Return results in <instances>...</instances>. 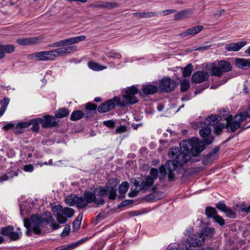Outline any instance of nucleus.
I'll return each mask as SVG.
<instances>
[{
	"label": "nucleus",
	"mask_w": 250,
	"mask_h": 250,
	"mask_svg": "<svg viewBox=\"0 0 250 250\" xmlns=\"http://www.w3.org/2000/svg\"><path fill=\"white\" fill-rule=\"evenodd\" d=\"M204 67L211 76L218 77H221L224 73L232 69L230 63L224 60H221L217 62L207 63Z\"/></svg>",
	"instance_id": "obj_4"
},
{
	"label": "nucleus",
	"mask_w": 250,
	"mask_h": 250,
	"mask_svg": "<svg viewBox=\"0 0 250 250\" xmlns=\"http://www.w3.org/2000/svg\"><path fill=\"white\" fill-rule=\"evenodd\" d=\"M138 92V89L134 86H132L126 89L125 93L123 95L125 105L126 104H133L138 102L135 95Z\"/></svg>",
	"instance_id": "obj_11"
},
{
	"label": "nucleus",
	"mask_w": 250,
	"mask_h": 250,
	"mask_svg": "<svg viewBox=\"0 0 250 250\" xmlns=\"http://www.w3.org/2000/svg\"><path fill=\"white\" fill-rule=\"evenodd\" d=\"M216 207L222 211L225 212L228 208L226 204L223 202H220L216 205Z\"/></svg>",
	"instance_id": "obj_44"
},
{
	"label": "nucleus",
	"mask_w": 250,
	"mask_h": 250,
	"mask_svg": "<svg viewBox=\"0 0 250 250\" xmlns=\"http://www.w3.org/2000/svg\"><path fill=\"white\" fill-rule=\"evenodd\" d=\"M211 128L208 126L203 127L199 131V134L203 138L204 142L207 145L210 144L214 140V137L211 134Z\"/></svg>",
	"instance_id": "obj_14"
},
{
	"label": "nucleus",
	"mask_w": 250,
	"mask_h": 250,
	"mask_svg": "<svg viewBox=\"0 0 250 250\" xmlns=\"http://www.w3.org/2000/svg\"><path fill=\"white\" fill-rule=\"evenodd\" d=\"M52 212L59 224L65 223L67 220V218L72 217L74 214L73 209L69 208H63L61 205H57L53 207Z\"/></svg>",
	"instance_id": "obj_6"
},
{
	"label": "nucleus",
	"mask_w": 250,
	"mask_h": 250,
	"mask_svg": "<svg viewBox=\"0 0 250 250\" xmlns=\"http://www.w3.org/2000/svg\"><path fill=\"white\" fill-rule=\"evenodd\" d=\"M85 39L86 37L85 36H77L54 42L52 43L50 46L52 47H70L71 46L70 45L83 41L85 40Z\"/></svg>",
	"instance_id": "obj_9"
},
{
	"label": "nucleus",
	"mask_w": 250,
	"mask_h": 250,
	"mask_svg": "<svg viewBox=\"0 0 250 250\" xmlns=\"http://www.w3.org/2000/svg\"><path fill=\"white\" fill-rule=\"evenodd\" d=\"M88 66L89 68L95 71L102 70L107 68L105 66L102 65L93 61H89L88 62Z\"/></svg>",
	"instance_id": "obj_28"
},
{
	"label": "nucleus",
	"mask_w": 250,
	"mask_h": 250,
	"mask_svg": "<svg viewBox=\"0 0 250 250\" xmlns=\"http://www.w3.org/2000/svg\"><path fill=\"white\" fill-rule=\"evenodd\" d=\"M158 174V170L152 168L150 171V176H146L145 179L140 177L132 179V183H134L136 188L134 191H130L129 193V196L133 197L138 194L139 191L148 190L152 186L154 180L157 178Z\"/></svg>",
	"instance_id": "obj_3"
},
{
	"label": "nucleus",
	"mask_w": 250,
	"mask_h": 250,
	"mask_svg": "<svg viewBox=\"0 0 250 250\" xmlns=\"http://www.w3.org/2000/svg\"><path fill=\"white\" fill-rule=\"evenodd\" d=\"M1 233L3 235L8 236L12 240H16L20 238L19 233L14 231V227L12 226L2 228L1 230Z\"/></svg>",
	"instance_id": "obj_18"
},
{
	"label": "nucleus",
	"mask_w": 250,
	"mask_h": 250,
	"mask_svg": "<svg viewBox=\"0 0 250 250\" xmlns=\"http://www.w3.org/2000/svg\"><path fill=\"white\" fill-rule=\"evenodd\" d=\"M9 99L7 98H5L1 102V110H4V113L6 110L7 106L9 103Z\"/></svg>",
	"instance_id": "obj_43"
},
{
	"label": "nucleus",
	"mask_w": 250,
	"mask_h": 250,
	"mask_svg": "<svg viewBox=\"0 0 250 250\" xmlns=\"http://www.w3.org/2000/svg\"><path fill=\"white\" fill-rule=\"evenodd\" d=\"M189 82L187 80H184L181 83V90L182 92L186 91L189 87Z\"/></svg>",
	"instance_id": "obj_41"
},
{
	"label": "nucleus",
	"mask_w": 250,
	"mask_h": 250,
	"mask_svg": "<svg viewBox=\"0 0 250 250\" xmlns=\"http://www.w3.org/2000/svg\"><path fill=\"white\" fill-rule=\"evenodd\" d=\"M208 79V72L201 71L193 73L191 81L193 83H199L207 81Z\"/></svg>",
	"instance_id": "obj_17"
},
{
	"label": "nucleus",
	"mask_w": 250,
	"mask_h": 250,
	"mask_svg": "<svg viewBox=\"0 0 250 250\" xmlns=\"http://www.w3.org/2000/svg\"><path fill=\"white\" fill-rule=\"evenodd\" d=\"M31 125V123L30 122H21L17 125H14L13 132L15 133L19 134L23 132V129L24 128L28 127Z\"/></svg>",
	"instance_id": "obj_23"
},
{
	"label": "nucleus",
	"mask_w": 250,
	"mask_h": 250,
	"mask_svg": "<svg viewBox=\"0 0 250 250\" xmlns=\"http://www.w3.org/2000/svg\"><path fill=\"white\" fill-rule=\"evenodd\" d=\"M80 243V242H78L76 243H75V244H73L72 245H70L65 250H70V249H72L75 247H76L77 246L79 245V244Z\"/></svg>",
	"instance_id": "obj_61"
},
{
	"label": "nucleus",
	"mask_w": 250,
	"mask_h": 250,
	"mask_svg": "<svg viewBox=\"0 0 250 250\" xmlns=\"http://www.w3.org/2000/svg\"><path fill=\"white\" fill-rule=\"evenodd\" d=\"M69 112L67 109L63 107L59 109L56 112L55 117L57 118H62L68 115Z\"/></svg>",
	"instance_id": "obj_30"
},
{
	"label": "nucleus",
	"mask_w": 250,
	"mask_h": 250,
	"mask_svg": "<svg viewBox=\"0 0 250 250\" xmlns=\"http://www.w3.org/2000/svg\"><path fill=\"white\" fill-rule=\"evenodd\" d=\"M104 125L110 128H113L115 125V123L112 120H108L104 121Z\"/></svg>",
	"instance_id": "obj_56"
},
{
	"label": "nucleus",
	"mask_w": 250,
	"mask_h": 250,
	"mask_svg": "<svg viewBox=\"0 0 250 250\" xmlns=\"http://www.w3.org/2000/svg\"><path fill=\"white\" fill-rule=\"evenodd\" d=\"M3 54L5 53H11L15 51V46L13 44L1 45Z\"/></svg>",
	"instance_id": "obj_37"
},
{
	"label": "nucleus",
	"mask_w": 250,
	"mask_h": 250,
	"mask_svg": "<svg viewBox=\"0 0 250 250\" xmlns=\"http://www.w3.org/2000/svg\"><path fill=\"white\" fill-rule=\"evenodd\" d=\"M204 29L202 25H198L188 28L185 31L179 34V36L182 37H187L189 36H194Z\"/></svg>",
	"instance_id": "obj_20"
},
{
	"label": "nucleus",
	"mask_w": 250,
	"mask_h": 250,
	"mask_svg": "<svg viewBox=\"0 0 250 250\" xmlns=\"http://www.w3.org/2000/svg\"><path fill=\"white\" fill-rule=\"evenodd\" d=\"M77 196L74 194H71L67 196L65 199V203L69 206H73L76 204Z\"/></svg>",
	"instance_id": "obj_34"
},
{
	"label": "nucleus",
	"mask_w": 250,
	"mask_h": 250,
	"mask_svg": "<svg viewBox=\"0 0 250 250\" xmlns=\"http://www.w3.org/2000/svg\"><path fill=\"white\" fill-rule=\"evenodd\" d=\"M191 13V11L188 9L182 10L174 15V18L176 20H180L187 17Z\"/></svg>",
	"instance_id": "obj_29"
},
{
	"label": "nucleus",
	"mask_w": 250,
	"mask_h": 250,
	"mask_svg": "<svg viewBox=\"0 0 250 250\" xmlns=\"http://www.w3.org/2000/svg\"><path fill=\"white\" fill-rule=\"evenodd\" d=\"M85 108L87 110H96L97 106L96 104H94L89 103L86 104Z\"/></svg>",
	"instance_id": "obj_54"
},
{
	"label": "nucleus",
	"mask_w": 250,
	"mask_h": 250,
	"mask_svg": "<svg viewBox=\"0 0 250 250\" xmlns=\"http://www.w3.org/2000/svg\"><path fill=\"white\" fill-rule=\"evenodd\" d=\"M76 205L78 208H83L88 205V203H87L85 198L84 197V196L81 197L78 196Z\"/></svg>",
	"instance_id": "obj_32"
},
{
	"label": "nucleus",
	"mask_w": 250,
	"mask_h": 250,
	"mask_svg": "<svg viewBox=\"0 0 250 250\" xmlns=\"http://www.w3.org/2000/svg\"><path fill=\"white\" fill-rule=\"evenodd\" d=\"M133 15L142 18H149L157 16L158 14L153 12H138L134 13Z\"/></svg>",
	"instance_id": "obj_27"
},
{
	"label": "nucleus",
	"mask_w": 250,
	"mask_h": 250,
	"mask_svg": "<svg viewBox=\"0 0 250 250\" xmlns=\"http://www.w3.org/2000/svg\"><path fill=\"white\" fill-rule=\"evenodd\" d=\"M116 105L123 107L125 106V104L121 102L120 98L115 96L101 104L98 107V111L99 113H105L113 109Z\"/></svg>",
	"instance_id": "obj_7"
},
{
	"label": "nucleus",
	"mask_w": 250,
	"mask_h": 250,
	"mask_svg": "<svg viewBox=\"0 0 250 250\" xmlns=\"http://www.w3.org/2000/svg\"><path fill=\"white\" fill-rule=\"evenodd\" d=\"M176 86L174 81L168 78L162 79L159 84V88L163 92H168L173 90Z\"/></svg>",
	"instance_id": "obj_13"
},
{
	"label": "nucleus",
	"mask_w": 250,
	"mask_h": 250,
	"mask_svg": "<svg viewBox=\"0 0 250 250\" xmlns=\"http://www.w3.org/2000/svg\"><path fill=\"white\" fill-rule=\"evenodd\" d=\"M176 12L175 10L174 9H168L166 10L162 11V13L164 15H167L171 13H175Z\"/></svg>",
	"instance_id": "obj_59"
},
{
	"label": "nucleus",
	"mask_w": 250,
	"mask_h": 250,
	"mask_svg": "<svg viewBox=\"0 0 250 250\" xmlns=\"http://www.w3.org/2000/svg\"><path fill=\"white\" fill-rule=\"evenodd\" d=\"M42 120L41 118H37L34 120H31L29 122L32 125L31 130L34 132H37L39 131V124H42Z\"/></svg>",
	"instance_id": "obj_35"
},
{
	"label": "nucleus",
	"mask_w": 250,
	"mask_h": 250,
	"mask_svg": "<svg viewBox=\"0 0 250 250\" xmlns=\"http://www.w3.org/2000/svg\"><path fill=\"white\" fill-rule=\"evenodd\" d=\"M241 115L244 116L245 120L250 117V106L247 108L245 111L240 113Z\"/></svg>",
	"instance_id": "obj_55"
},
{
	"label": "nucleus",
	"mask_w": 250,
	"mask_h": 250,
	"mask_svg": "<svg viewBox=\"0 0 250 250\" xmlns=\"http://www.w3.org/2000/svg\"><path fill=\"white\" fill-rule=\"evenodd\" d=\"M77 50L76 46L67 47H61L50 51H43L28 55L31 60L40 61H53L59 57L66 56Z\"/></svg>",
	"instance_id": "obj_2"
},
{
	"label": "nucleus",
	"mask_w": 250,
	"mask_h": 250,
	"mask_svg": "<svg viewBox=\"0 0 250 250\" xmlns=\"http://www.w3.org/2000/svg\"><path fill=\"white\" fill-rule=\"evenodd\" d=\"M129 188V184L127 182H123L119 188L120 194L124 195L127 191Z\"/></svg>",
	"instance_id": "obj_38"
},
{
	"label": "nucleus",
	"mask_w": 250,
	"mask_h": 250,
	"mask_svg": "<svg viewBox=\"0 0 250 250\" xmlns=\"http://www.w3.org/2000/svg\"><path fill=\"white\" fill-rule=\"evenodd\" d=\"M51 226L53 229H57L60 228V225L57 223H52L51 224Z\"/></svg>",
	"instance_id": "obj_62"
},
{
	"label": "nucleus",
	"mask_w": 250,
	"mask_h": 250,
	"mask_svg": "<svg viewBox=\"0 0 250 250\" xmlns=\"http://www.w3.org/2000/svg\"><path fill=\"white\" fill-rule=\"evenodd\" d=\"M84 197L85 198L87 203L88 204L94 203V204L99 206L102 205L104 203V200L103 198H97L94 193L90 191H85L83 194Z\"/></svg>",
	"instance_id": "obj_15"
},
{
	"label": "nucleus",
	"mask_w": 250,
	"mask_h": 250,
	"mask_svg": "<svg viewBox=\"0 0 250 250\" xmlns=\"http://www.w3.org/2000/svg\"><path fill=\"white\" fill-rule=\"evenodd\" d=\"M179 165L173 159L168 160L166 163L165 166L162 165L159 168V171L162 176L168 175V178L170 180L173 179L174 174L173 172L178 167Z\"/></svg>",
	"instance_id": "obj_8"
},
{
	"label": "nucleus",
	"mask_w": 250,
	"mask_h": 250,
	"mask_svg": "<svg viewBox=\"0 0 250 250\" xmlns=\"http://www.w3.org/2000/svg\"><path fill=\"white\" fill-rule=\"evenodd\" d=\"M219 122V117L215 115H211L206 118L204 122V125L208 126L216 125Z\"/></svg>",
	"instance_id": "obj_26"
},
{
	"label": "nucleus",
	"mask_w": 250,
	"mask_h": 250,
	"mask_svg": "<svg viewBox=\"0 0 250 250\" xmlns=\"http://www.w3.org/2000/svg\"><path fill=\"white\" fill-rule=\"evenodd\" d=\"M42 126L43 128H49L56 126L58 125L57 122L55 120V117L50 115H44L42 118Z\"/></svg>",
	"instance_id": "obj_19"
},
{
	"label": "nucleus",
	"mask_w": 250,
	"mask_h": 250,
	"mask_svg": "<svg viewBox=\"0 0 250 250\" xmlns=\"http://www.w3.org/2000/svg\"><path fill=\"white\" fill-rule=\"evenodd\" d=\"M23 169L26 172H31L34 170V167L32 164H28L24 166Z\"/></svg>",
	"instance_id": "obj_53"
},
{
	"label": "nucleus",
	"mask_w": 250,
	"mask_h": 250,
	"mask_svg": "<svg viewBox=\"0 0 250 250\" xmlns=\"http://www.w3.org/2000/svg\"><path fill=\"white\" fill-rule=\"evenodd\" d=\"M158 193L157 192H153L147 196V199L149 200H157L160 199L157 197Z\"/></svg>",
	"instance_id": "obj_50"
},
{
	"label": "nucleus",
	"mask_w": 250,
	"mask_h": 250,
	"mask_svg": "<svg viewBox=\"0 0 250 250\" xmlns=\"http://www.w3.org/2000/svg\"><path fill=\"white\" fill-rule=\"evenodd\" d=\"M108 216V213L105 212H100L96 217V219L97 221L100 222L104 219L107 217Z\"/></svg>",
	"instance_id": "obj_45"
},
{
	"label": "nucleus",
	"mask_w": 250,
	"mask_h": 250,
	"mask_svg": "<svg viewBox=\"0 0 250 250\" xmlns=\"http://www.w3.org/2000/svg\"><path fill=\"white\" fill-rule=\"evenodd\" d=\"M83 117V113L81 110H76L73 111L71 116L70 120L72 121H77L82 119Z\"/></svg>",
	"instance_id": "obj_33"
},
{
	"label": "nucleus",
	"mask_w": 250,
	"mask_h": 250,
	"mask_svg": "<svg viewBox=\"0 0 250 250\" xmlns=\"http://www.w3.org/2000/svg\"><path fill=\"white\" fill-rule=\"evenodd\" d=\"M200 233L205 238H210L214 233V229L211 228H205Z\"/></svg>",
	"instance_id": "obj_31"
},
{
	"label": "nucleus",
	"mask_w": 250,
	"mask_h": 250,
	"mask_svg": "<svg viewBox=\"0 0 250 250\" xmlns=\"http://www.w3.org/2000/svg\"><path fill=\"white\" fill-rule=\"evenodd\" d=\"M247 42L242 41L237 43H231L226 45L225 49L228 51H237L246 45Z\"/></svg>",
	"instance_id": "obj_22"
},
{
	"label": "nucleus",
	"mask_w": 250,
	"mask_h": 250,
	"mask_svg": "<svg viewBox=\"0 0 250 250\" xmlns=\"http://www.w3.org/2000/svg\"><path fill=\"white\" fill-rule=\"evenodd\" d=\"M14 127V124H11V123H9V124H7L6 125H4L3 127V129H4L6 131H7L10 129H12V130L13 131Z\"/></svg>",
	"instance_id": "obj_57"
},
{
	"label": "nucleus",
	"mask_w": 250,
	"mask_h": 250,
	"mask_svg": "<svg viewBox=\"0 0 250 250\" xmlns=\"http://www.w3.org/2000/svg\"><path fill=\"white\" fill-rule=\"evenodd\" d=\"M219 150L218 146L214 147L212 150L208 153L203 159L204 164L208 165L216 159L217 156V152Z\"/></svg>",
	"instance_id": "obj_21"
},
{
	"label": "nucleus",
	"mask_w": 250,
	"mask_h": 250,
	"mask_svg": "<svg viewBox=\"0 0 250 250\" xmlns=\"http://www.w3.org/2000/svg\"><path fill=\"white\" fill-rule=\"evenodd\" d=\"M205 237L200 233L192 235L187 239L190 247H201L205 243Z\"/></svg>",
	"instance_id": "obj_12"
},
{
	"label": "nucleus",
	"mask_w": 250,
	"mask_h": 250,
	"mask_svg": "<svg viewBox=\"0 0 250 250\" xmlns=\"http://www.w3.org/2000/svg\"><path fill=\"white\" fill-rule=\"evenodd\" d=\"M116 197V189L112 188L109 190V199L111 200L115 199Z\"/></svg>",
	"instance_id": "obj_51"
},
{
	"label": "nucleus",
	"mask_w": 250,
	"mask_h": 250,
	"mask_svg": "<svg viewBox=\"0 0 250 250\" xmlns=\"http://www.w3.org/2000/svg\"><path fill=\"white\" fill-rule=\"evenodd\" d=\"M109 57L110 58H112L119 59L121 57V56L119 53H115L114 55H109Z\"/></svg>",
	"instance_id": "obj_64"
},
{
	"label": "nucleus",
	"mask_w": 250,
	"mask_h": 250,
	"mask_svg": "<svg viewBox=\"0 0 250 250\" xmlns=\"http://www.w3.org/2000/svg\"><path fill=\"white\" fill-rule=\"evenodd\" d=\"M213 219L215 222L218 223L221 226H223L225 224V220L218 215L215 216Z\"/></svg>",
	"instance_id": "obj_49"
},
{
	"label": "nucleus",
	"mask_w": 250,
	"mask_h": 250,
	"mask_svg": "<svg viewBox=\"0 0 250 250\" xmlns=\"http://www.w3.org/2000/svg\"><path fill=\"white\" fill-rule=\"evenodd\" d=\"M245 120L244 116L240 114L236 115L233 120L232 116L229 115L226 119V125L230 127L231 131L234 132L240 127L241 123Z\"/></svg>",
	"instance_id": "obj_10"
},
{
	"label": "nucleus",
	"mask_w": 250,
	"mask_h": 250,
	"mask_svg": "<svg viewBox=\"0 0 250 250\" xmlns=\"http://www.w3.org/2000/svg\"><path fill=\"white\" fill-rule=\"evenodd\" d=\"M104 8L108 9H111L118 7L119 6L118 4L116 2H104Z\"/></svg>",
	"instance_id": "obj_40"
},
{
	"label": "nucleus",
	"mask_w": 250,
	"mask_h": 250,
	"mask_svg": "<svg viewBox=\"0 0 250 250\" xmlns=\"http://www.w3.org/2000/svg\"><path fill=\"white\" fill-rule=\"evenodd\" d=\"M52 217L49 215V219L42 218V217L36 215H34L30 219H25L24 220V225L27 229L30 227L32 228L33 230L35 233L39 234L41 233L40 227L43 222L48 223L49 221H52Z\"/></svg>",
	"instance_id": "obj_5"
},
{
	"label": "nucleus",
	"mask_w": 250,
	"mask_h": 250,
	"mask_svg": "<svg viewBox=\"0 0 250 250\" xmlns=\"http://www.w3.org/2000/svg\"><path fill=\"white\" fill-rule=\"evenodd\" d=\"M206 43L207 44L206 45H203L202 46H201V47L195 48L194 49V50H195V51H205V50H207L211 46V44H210V43H209L208 42H206Z\"/></svg>",
	"instance_id": "obj_48"
},
{
	"label": "nucleus",
	"mask_w": 250,
	"mask_h": 250,
	"mask_svg": "<svg viewBox=\"0 0 250 250\" xmlns=\"http://www.w3.org/2000/svg\"><path fill=\"white\" fill-rule=\"evenodd\" d=\"M126 131V127L125 126H121L116 129V132L117 133L124 132Z\"/></svg>",
	"instance_id": "obj_60"
},
{
	"label": "nucleus",
	"mask_w": 250,
	"mask_h": 250,
	"mask_svg": "<svg viewBox=\"0 0 250 250\" xmlns=\"http://www.w3.org/2000/svg\"><path fill=\"white\" fill-rule=\"evenodd\" d=\"M43 39V37L42 36L27 38H20L17 40V42L21 45H29L38 43L40 42Z\"/></svg>",
	"instance_id": "obj_16"
},
{
	"label": "nucleus",
	"mask_w": 250,
	"mask_h": 250,
	"mask_svg": "<svg viewBox=\"0 0 250 250\" xmlns=\"http://www.w3.org/2000/svg\"><path fill=\"white\" fill-rule=\"evenodd\" d=\"M178 147L171 148L168 156L174 160L182 167L186 164L192 163V157L198 156L205 149L204 144L197 138L193 137L189 140L182 141Z\"/></svg>",
	"instance_id": "obj_1"
},
{
	"label": "nucleus",
	"mask_w": 250,
	"mask_h": 250,
	"mask_svg": "<svg viewBox=\"0 0 250 250\" xmlns=\"http://www.w3.org/2000/svg\"><path fill=\"white\" fill-rule=\"evenodd\" d=\"M193 69L192 65L191 63L188 64L183 70V75L184 77H187L190 75Z\"/></svg>",
	"instance_id": "obj_39"
},
{
	"label": "nucleus",
	"mask_w": 250,
	"mask_h": 250,
	"mask_svg": "<svg viewBox=\"0 0 250 250\" xmlns=\"http://www.w3.org/2000/svg\"><path fill=\"white\" fill-rule=\"evenodd\" d=\"M107 195V190L103 188H99L97 196H99V198H103Z\"/></svg>",
	"instance_id": "obj_46"
},
{
	"label": "nucleus",
	"mask_w": 250,
	"mask_h": 250,
	"mask_svg": "<svg viewBox=\"0 0 250 250\" xmlns=\"http://www.w3.org/2000/svg\"><path fill=\"white\" fill-rule=\"evenodd\" d=\"M206 214L208 217L214 218L217 214V211L215 208L208 207L206 209Z\"/></svg>",
	"instance_id": "obj_36"
},
{
	"label": "nucleus",
	"mask_w": 250,
	"mask_h": 250,
	"mask_svg": "<svg viewBox=\"0 0 250 250\" xmlns=\"http://www.w3.org/2000/svg\"><path fill=\"white\" fill-rule=\"evenodd\" d=\"M70 231V226L68 225H66L65 226V228L63 229V231L61 233L62 236L65 237L66 236H67L69 234Z\"/></svg>",
	"instance_id": "obj_52"
},
{
	"label": "nucleus",
	"mask_w": 250,
	"mask_h": 250,
	"mask_svg": "<svg viewBox=\"0 0 250 250\" xmlns=\"http://www.w3.org/2000/svg\"><path fill=\"white\" fill-rule=\"evenodd\" d=\"M81 222H80L78 220H75L73 223V226L75 228L78 229L80 225H81Z\"/></svg>",
	"instance_id": "obj_63"
},
{
	"label": "nucleus",
	"mask_w": 250,
	"mask_h": 250,
	"mask_svg": "<svg viewBox=\"0 0 250 250\" xmlns=\"http://www.w3.org/2000/svg\"><path fill=\"white\" fill-rule=\"evenodd\" d=\"M225 125L224 124L219 123H218L214 127V132L217 134L219 135L221 132L222 129L225 127Z\"/></svg>",
	"instance_id": "obj_42"
},
{
	"label": "nucleus",
	"mask_w": 250,
	"mask_h": 250,
	"mask_svg": "<svg viewBox=\"0 0 250 250\" xmlns=\"http://www.w3.org/2000/svg\"><path fill=\"white\" fill-rule=\"evenodd\" d=\"M205 125L204 123L202 122H195L193 124V127L196 129L197 128L200 127H203V125Z\"/></svg>",
	"instance_id": "obj_58"
},
{
	"label": "nucleus",
	"mask_w": 250,
	"mask_h": 250,
	"mask_svg": "<svg viewBox=\"0 0 250 250\" xmlns=\"http://www.w3.org/2000/svg\"><path fill=\"white\" fill-rule=\"evenodd\" d=\"M158 88L157 86L152 84L143 85L142 91L146 95L153 94L157 92Z\"/></svg>",
	"instance_id": "obj_25"
},
{
	"label": "nucleus",
	"mask_w": 250,
	"mask_h": 250,
	"mask_svg": "<svg viewBox=\"0 0 250 250\" xmlns=\"http://www.w3.org/2000/svg\"><path fill=\"white\" fill-rule=\"evenodd\" d=\"M225 212L226 213V215L229 218L236 217V213L230 208H227Z\"/></svg>",
	"instance_id": "obj_47"
},
{
	"label": "nucleus",
	"mask_w": 250,
	"mask_h": 250,
	"mask_svg": "<svg viewBox=\"0 0 250 250\" xmlns=\"http://www.w3.org/2000/svg\"><path fill=\"white\" fill-rule=\"evenodd\" d=\"M236 65L241 69H247L250 67V61L243 58H237L235 62Z\"/></svg>",
	"instance_id": "obj_24"
}]
</instances>
